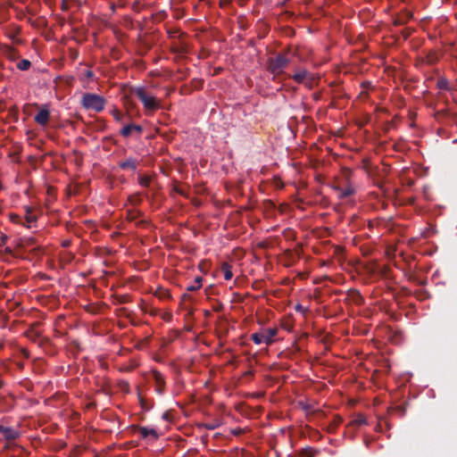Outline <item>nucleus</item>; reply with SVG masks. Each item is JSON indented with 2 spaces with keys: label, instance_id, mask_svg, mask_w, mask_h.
<instances>
[{
  "label": "nucleus",
  "instance_id": "f257e3e1",
  "mask_svg": "<svg viewBox=\"0 0 457 457\" xmlns=\"http://www.w3.org/2000/svg\"><path fill=\"white\" fill-rule=\"evenodd\" d=\"M290 60L286 56V54H278L275 57L268 59L267 70L273 74V80L284 72V70L289 64Z\"/></svg>",
  "mask_w": 457,
  "mask_h": 457
},
{
  "label": "nucleus",
  "instance_id": "f03ea898",
  "mask_svg": "<svg viewBox=\"0 0 457 457\" xmlns=\"http://www.w3.org/2000/svg\"><path fill=\"white\" fill-rule=\"evenodd\" d=\"M105 99L96 94L86 93L81 99V105L86 110H92L96 112H102L105 107Z\"/></svg>",
  "mask_w": 457,
  "mask_h": 457
},
{
  "label": "nucleus",
  "instance_id": "7ed1b4c3",
  "mask_svg": "<svg viewBox=\"0 0 457 457\" xmlns=\"http://www.w3.org/2000/svg\"><path fill=\"white\" fill-rule=\"evenodd\" d=\"M133 91L147 112H154L160 107L157 99L154 96H148L144 87H137Z\"/></svg>",
  "mask_w": 457,
  "mask_h": 457
},
{
  "label": "nucleus",
  "instance_id": "20e7f679",
  "mask_svg": "<svg viewBox=\"0 0 457 457\" xmlns=\"http://www.w3.org/2000/svg\"><path fill=\"white\" fill-rule=\"evenodd\" d=\"M278 334L277 328H269L261 333H253L251 336L252 340L256 345L265 343L270 345L273 342V337Z\"/></svg>",
  "mask_w": 457,
  "mask_h": 457
},
{
  "label": "nucleus",
  "instance_id": "39448f33",
  "mask_svg": "<svg viewBox=\"0 0 457 457\" xmlns=\"http://www.w3.org/2000/svg\"><path fill=\"white\" fill-rule=\"evenodd\" d=\"M152 376H153V379L154 381L155 392L158 395H163V393L165 392V388H166V382H165L164 376L160 371H158L156 370H152Z\"/></svg>",
  "mask_w": 457,
  "mask_h": 457
},
{
  "label": "nucleus",
  "instance_id": "423d86ee",
  "mask_svg": "<svg viewBox=\"0 0 457 457\" xmlns=\"http://www.w3.org/2000/svg\"><path fill=\"white\" fill-rule=\"evenodd\" d=\"M0 434L6 440H15L20 436V431L12 428L0 424Z\"/></svg>",
  "mask_w": 457,
  "mask_h": 457
},
{
  "label": "nucleus",
  "instance_id": "0eeeda50",
  "mask_svg": "<svg viewBox=\"0 0 457 457\" xmlns=\"http://www.w3.org/2000/svg\"><path fill=\"white\" fill-rule=\"evenodd\" d=\"M133 428L140 432L141 437L143 439L151 437L152 439L155 440L158 438L157 431L154 428H148L146 427L141 426H134Z\"/></svg>",
  "mask_w": 457,
  "mask_h": 457
},
{
  "label": "nucleus",
  "instance_id": "6e6552de",
  "mask_svg": "<svg viewBox=\"0 0 457 457\" xmlns=\"http://www.w3.org/2000/svg\"><path fill=\"white\" fill-rule=\"evenodd\" d=\"M50 118V112L46 107H43L35 116V121L41 125L46 126Z\"/></svg>",
  "mask_w": 457,
  "mask_h": 457
},
{
  "label": "nucleus",
  "instance_id": "1a4fd4ad",
  "mask_svg": "<svg viewBox=\"0 0 457 457\" xmlns=\"http://www.w3.org/2000/svg\"><path fill=\"white\" fill-rule=\"evenodd\" d=\"M292 78L296 83L299 84L303 83L305 79H309L310 83H312L314 79L313 75L308 72L306 70H301L297 71L292 76Z\"/></svg>",
  "mask_w": 457,
  "mask_h": 457
},
{
  "label": "nucleus",
  "instance_id": "9d476101",
  "mask_svg": "<svg viewBox=\"0 0 457 457\" xmlns=\"http://www.w3.org/2000/svg\"><path fill=\"white\" fill-rule=\"evenodd\" d=\"M139 164V162L133 157H128L123 162H120L119 164V167L121 170H130L132 171H135Z\"/></svg>",
  "mask_w": 457,
  "mask_h": 457
},
{
  "label": "nucleus",
  "instance_id": "9b49d317",
  "mask_svg": "<svg viewBox=\"0 0 457 457\" xmlns=\"http://www.w3.org/2000/svg\"><path fill=\"white\" fill-rule=\"evenodd\" d=\"M133 131H136L137 132L138 134H141L142 131H143V128L140 126V125H137V124H129V125H126L124 126L121 130H120V134L124 137H128L131 135V133Z\"/></svg>",
  "mask_w": 457,
  "mask_h": 457
},
{
  "label": "nucleus",
  "instance_id": "f8f14e48",
  "mask_svg": "<svg viewBox=\"0 0 457 457\" xmlns=\"http://www.w3.org/2000/svg\"><path fill=\"white\" fill-rule=\"evenodd\" d=\"M412 18V13L409 11L404 12L403 14L396 17L394 21V25L403 26L406 24Z\"/></svg>",
  "mask_w": 457,
  "mask_h": 457
},
{
  "label": "nucleus",
  "instance_id": "ddd939ff",
  "mask_svg": "<svg viewBox=\"0 0 457 457\" xmlns=\"http://www.w3.org/2000/svg\"><path fill=\"white\" fill-rule=\"evenodd\" d=\"M3 52L4 54L10 60L13 61L18 57L17 51L10 46H5L3 49Z\"/></svg>",
  "mask_w": 457,
  "mask_h": 457
},
{
  "label": "nucleus",
  "instance_id": "4468645a",
  "mask_svg": "<svg viewBox=\"0 0 457 457\" xmlns=\"http://www.w3.org/2000/svg\"><path fill=\"white\" fill-rule=\"evenodd\" d=\"M349 296L351 297L352 301L356 304H361L363 302V298L359 291L357 290H350L348 293Z\"/></svg>",
  "mask_w": 457,
  "mask_h": 457
},
{
  "label": "nucleus",
  "instance_id": "2eb2a0df",
  "mask_svg": "<svg viewBox=\"0 0 457 457\" xmlns=\"http://www.w3.org/2000/svg\"><path fill=\"white\" fill-rule=\"evenodd\" d=\"M232 267L230 264H228V262H223L221 264V270L223 271L224 273V278L226 280H229L232 278L233 277V273H232V270H231Z\"/></svg>",
  "mask_w": 457,
  "mask_h": 457
},
{
  "label": "nucleus",
  "instance_id": "dca6fc26",
  "mask_svg": "<svg viewBox=\"0 0 457 457\" xmlns=\"http://www.w3.org/2000/svg\"><path fill=\"white\" fill-rule=\"evenodd\" d=\"M367 424V420L365 418L364 415L362 414H358L356 416L355 419H353L351 422H350V426H354V427H360L361 425H365Z\"/></svg>",
  "mask_w": 457,
  "mask_h": 457
},
{
  "label": "nucleus",
  "instance_id": "f3484780",
  "mask_svg": "<svg viewBox=\"0 0 457 457\" xmlns=\"http://www.w3.org/2000/svg\"><path fill=\"white\" fill-rule=\"evenodd\" d=\"M138 401L141 408L145 411H149L154 405L153 403H149L148 400L144 398L140 394H138Z\"/></svg>",
  "mask_w": 457,
  "mask_h": 457
},
{
  "label": "nucleus",
  "instance_id": "a211bd4d",
  "mask_svg": "<svg viewBox=\"0 0 457 457\" xmlns=\"http://www.w3.org/2000/svg\"><path fill=\"white\" fill-rule=\"evenodd\" d=\"M317 453V450L312 447H306L301 451L300 457H315Z\"/></svg>",
  "mask_w": 457,
  "mask_h": 457
},
{
  "label": "nucleus",
  "instance_id": "6ab92c4d",
  "mask_svg": "<svg viewBox=\"0 0 457 457\" xmlns=\"http://www.w3.org/2000/svg\"><path fill=\"white\" fill-rule=\"evenodd\" d=\"M202 281H203L202 277L197 276L195 278V282L193 283V285L188 286L187 287V291H196V290H198L202 287Z\"/></svg>",
  "mask_w": 457,
  "mask_h": 457
},
{
  "label": "nucleus",
  "instance_id": "aec40b11",
  "mask_svg": "<svg viewBox=\"0 0 457 457\" xmlns=\"http://www.w3.org/2000/svg\"><path fill=\"white\" fill-rule=\"evenodd\" d=\"M436 86L439 89L446 90V91L450 90L449 81L447 79H445L444 77H441L438 79Z\"/></svg>",
  "mask_w": 457,
  "mask_h": 457
},
{
  "label": "nucleus",
  "instance_id": "412c9836",
  "mask_svg": "<svg viewBox=\"0 0 457 457\" xmlns=\"http://www.w3.org/2000/svg\"><path fill=\"white\" fill-rule=\"evenodd\" d=\"M141 215H142V213L139 211L128 210L126 218L129 221H135Z\"/></svg>",
  "mask_w": 457,
  "mask_h": 457
},
{
  "label": "nucleus",
  "instance_id": "4be33fe9",
  "mask_svg": "<svg viewBox=\"0 0 457 457\" xmlns=\"http://www.w3.org/2000/svg\"><path fill=\"white\" fill-rule=\"evenodd\" d=\"M337 190L339 191V198L341 199H345L353 194V189L352 187H347L345 189L337 188Z\"/></svg>",
  "mask_w": 457,
  "mask_h": 457
},
{
  "label": "nucleus",
  "instance_id": "5701e85b",
  "mask_svg": "<svg viewBox=\"0 0 457 457\" xmlns=\"http://www.w3.org/2000/svg\"><path fill=\"white\" fill-rule=\"evenodd\" d=\"M30 66H31V62L27 59L21 60L17 64V68L21 71H28L30 68Z\"/></svg>",
  "mask_w": 457,
  "mask_h": 457
},
{
  "label": "nucleus",
  "instance_id": "b1692460",
  "mask_svg": "<svg viewBox=\"0 0 457 457\" xmlns=\"http://www.w3.org/2000/svg\"><path fill=\"white\" fill-rule=\"evenodd\" d=\"M136 367H137V362H131V364L129 365H122L119 368V370L120 372H130L132 371Z\"/></svg>",
  "mask_w": 457,
  "mask_h": 457
},
{
  "label": "nucleus",
  "instance_id": "393cba45",
  "mask_svg": "<svg viewBox=\"0 0 457 457\" xmlns=\"http://www.w3.org/2000/svg\"><path fill=\"white\" fill-rule=\"evenodd\" d=\"M151 178L149 176H139L138 183L145 187H148L150 186Z\"/></svg>",
  "mask_w": 457,
  "mask_h": 457
},
{
  "label": "nucleus",
  "instance_id": "a878e982",
  "mask_svg": "<svg viewBox=\"0 0 457 457\" xmlns=\"http://www.w3.org/2000/svg\"><path fill=\"white\" fill-rule=\"evenodd\" d=\"M130 204L134 206L140 204L141 203V197L139 195H131L129 198Z\"/></svg>",
  "mask_w": 457,
  "mask_h": 457
},
{
  "label": "nucleus",
  "instance_id": "bb28decb",
  "mask_svg": "<svg viewBox=\"0 0 457 457\" xmlns=\"http://www.w3.org/2000/svg\"><path fill=\"white\" fill-rule=\"evenodd\" d=\"M112 115L113 116L114 120L117 121H121L123 118L122 112H120L118 109H113L112 111Z\"/></svg>",
  "mask_w": 457,
  "mask_h": 457
},
{
  "label": "nucleus",
  "instance_id": "cd10ccee",
  "mask_svg": "<svg viewBox=\"0 0 457 457\" xmlns=\"http://www.w3.org/2000/svg\"><path fill=\"white\" fill-rule=\"evenodd\" d=\"M156 295L161 299L169 298L170 296V292L168 290H166V289L159 290Z\"/></svg>",
  "mask_w": 457,
  "mask_h": 457
},
{
  "label": "nucleus",
  "instance_id": "c85d7f7f",
  "mask_svg": "<svg viewBox=\"0 0 457 457\" xmlns=\"http://www.w3.org/2000/svg\"><path fill=\"white\" fill-rule=\"evenodd\" d=\"M120 388L125 392H129V382L122 380L119 384Z\"/></svg>",
  "mask_w": 457,
  "mask_h": 457
},
{
  "label": "nucleus",
  "instance_id": "c756f323",
  "mask_svg": "<svg viewBox=\"0 0 457 457\" xmlns=\"http://www.w3.org/2000/svg\"><path fill=\"white\" fill-rule=\"evenodd\" d=\"M10 219L14 223H20L21 221V218L17 214H11Z\"/></svg>",
  "mask_w": 457,
  "mask_h": 457
},
{
  "label": "nucleus",
  "instance_id": "7c9ffc66",
  "mask_svg": "<svg viewBox=\"0 0 457 457\" xmlns=\"http://www.w3.org/2000/svg\"><path fill=\"white\" fill-rule=\"evenodd\" d=\"M394 410L400 412L402 416H403L406 412V409L403 405L396 406Z\"/></svg>",
  "mask_w": 457,
  "mask_h": 457
},
{
  "label": "nucleus",
  "instance_id": "2f4dec72",
  "mask_svg": "<svg viewBox=\"0 0 457 457\" xmlns=\"http://www.w3.org/2000/svg\"><path fill=\"white\" fill-rule=\"evenodd\" d=\"M36 220H37L36 216H34V215H32V214L28 213V214L26 215V221H27L28 223L35 222V221H36Z\"/></svg>",
  "mask_w": 457,
  "mask_h": 457
},
{
  "label": "nucleus",
  "instance_id": "473e14b6",
  "mask_svg": "<svg viewBox=\"0 0 457 457\" xmlns=\"http://www.w3.org/2000/svg\"><path fill=\"white\" fill-rule=\"evenodd\" d=\"M436 61V54H435V53H433V54H429V55L428 56V62L429 63H434Z\"/></svg>",
  "mask_w": 457,
  "mask_h": 457
},
{
  "label": "nucleus",
  "instance_id": "72a5a7b5",
  "mask_svg": "<svg viewBox=\"0 0 457 457\" xmlns=\"http://www.w3.org/2000/svg\"><path fill=\"white\" fill-rule=\"evenodd\" d=\"M179 31L177 29H170L168 30V34L170 35V37H175L177 34H179Z\"/></svg>",
  "mask_w": 457,
  "mask_h": 457
},
{
  "label": "nucleus",
  "instance_id": "f704fd0d",
  "mask_svg": "<svg viewBox=\"0 0 457 457\" xmlns=\"http://www.w3.org/2000/svg\"><path fill=\"white\" fill-rule=\"evenodd\" d=\"M204 426L209 430H213L218 427L217 424H213V423H208V424H205Z\"/></svg>",
  "mask_w": 457,
  "mask_h": 457
},
{
  "label": "nucleus",
  "instance_id": "c9c22d12",
  "mask_svg": "<svg viewBox=\"0 0 457 457\" xmlns=\"http://www.w3.org/2000/svg\"><path fill=\"white\" fill-rule=\"evenodd\" d=\"M71 245V241L70 240H64L62 242V247H69Z\"/></svg>",
  "mask_w": 457,
  "mask_h": 457
},
{
  "label": "nucleus",
  "instance_id": "e433bc0d",
  "mask_svg": "<svg viewBox=\"0 0 457 457\" xmlns=\"http://www.w3.org/2000/svg\"><path fill=\"white\" fill-rule=\"evenodd\" d=\"M191 300V296L188 294H183L182 301Z\"/></svg>",
  "mask_w": 457,
  "mask_h": 457
},
{
  "label": "nucleus",
  "instance_id": "4c0bfd02",
  "mask_svg": "<svg viewBox=\"0 0 457 457\" xmlns=\"http://www.w3.org/2000/svg\"><path fill=\"white\" fill-rule=\"evenodd\" d=\"M162 419L165 420H169L170 419V413L168 411H165L163 414H162Z\"/></svg>",
  "mask_w": 457,
  "mask_h": 457
},
{
  "label": "nucleus",
  "instance_id": "58836bf2",
  "mask_svg": "<svg viewBox=\"0 0 457 457\" xmlns=\"http://www.w3.org/2000/svg\"><path fill=\"white\" fill-rule=\"evenodd\" d=\"M145 223H146V221H145V220H141L137 221V222L136 223V225H137V226H143V225H145Z\"/></svg>",
  "mask_w": 457,
  "mask_h": 457
},
{
  "label": "nucleus",
  "instance_id": "ea45409f",
  "mask_svg": "<svg viewBox=\"0 0 457 457\" xmlns=\"http://www.w3.org/2000/svg\"><path fill=\"white\" fill-rule=\"evenodd\" d=\"M126 302H127V296L126 295L120 296V303H126Z\"/></svg>",
  "mask_w": 457,
  "mask_h": 457
},
{
  "label": "nucleus",
  "instance_id": "a19ab883",
  "mask_svg": "<svg viewBox=\"0 0 457 457\" xmlns=\"http://www.w3.org/2000/svg\"><path fill=\"white\" fill-rule=\"evenodd\" d=\"M410 31H403V36L404 37V38H407L410 36Z\"/></svg>",
  "mask_w": 457,
  "mask_h": 457
},
{
  "label": "nucleus",
  "instance_id": "79ce46f5",
  "mask_svg": "<svg viewBox=\"0 0 457 457\" xmlns=\"http://www.w3.org/2000/svg\"><path fill=\"white\" fill-rule=\"evenodd\" d=\"M4 251H5V253H7L12 254V250L10 247H8V246H7V247H5Z\"/></svg>",
  "mask_w": 457,
  "mask_h": 457
},
{
  "label": "nucleus",
  "instance_id": "37998d69",
  "mask_svg": "<svg viewBox=\"0 0 457 457\" xmlns=\"http://www.w3.org/2000/svg\"><path fill=\"white\" fill-rule=\"evenodd\" d=\"M92 76H93L92 71H88L87 72V77H92Z\"/></svg>",
  "mask_w": 457,
  "mask_h": 457
},
{
  "label": "nucleus",
  "instance_id": "c03bdc74",
  "mask_svg": "<svg viewBox=\"0 0 457 457\" xmlns=\"http://www.w3.org/2000/svg\"><path fill=\"white\" fill-rule=\"evenodd\" d=\"M4 386V381L0 379V389L3 387Z\"/></svg>",
  "mask_w": 457,
  "mask_h": 457
},
{
  "label": "nucleus",
  "instance_id": "a18cd8bd",
  "mask_svg": "<svg viewBox=\"0 0 457 457\" xmlns=\"http://www.w3.org/2000/svg\"><path fill=\"white\" fill-rule=\"evenodd\" d=\"M302 309V306L301 305H297L296 306V310H301Z\"/></svg>",
  "mask_w": 457,
  "mask_h": 457
}]
</instances>
